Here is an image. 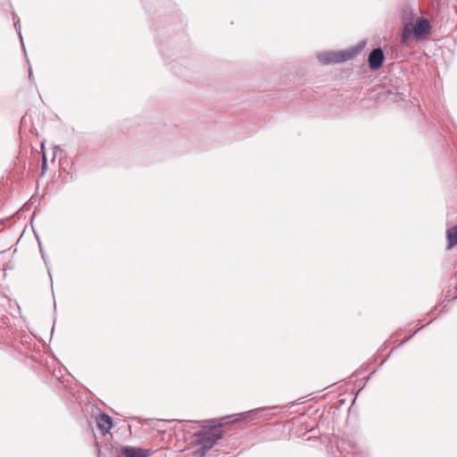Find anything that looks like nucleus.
<instances>
[{
    "label": "nucleus",
    "mask_w": 457,
    "mask_h": 457,
    "mask_svg": "<svg viewBox=\"0 0 457 457\" xmlns=\"http://www.w3.org/2000/svg\"><path fill=\"white\" fill-rule=\"evenodd\" d=\"M353 452L349 453L348 457H366V455L362 453L358 452L355 450V446H353Z\"/></svg>",
    "instance_id": "2eb2a0df"
},
{
    "label": "nucleus",
    "mask_w": 457,
    "mask_h": 457,
    "mask_svg": "<svg viewBox=\"0 0 457 457\" xmlns=\"http://www.w3.org/2000/svg\"><path fill=\"white\" fill-rule=\"evenodd\" d=\"M12 19H13L14 28L18 31L19 37H20L21 41V44L24 46L23 38H22L21 32L20 18L16 14L13 13L12 14Z\"/></svg>",
    "instance_id": "9b49d317"
},
{
    "label": "nucleus",
    "mask_w": 457,
    "mask_h": 457,
    "mask_svg": "<svg viewBox=\"0 0 457 457\" xmlns=\"http://www.w3.org/2000/svg\"><path fill=\"white\" fill-rule=\"evenodd\" d=\"M39 249H40V253H41V255H42V259H43V261H44V262H45V264H46V266L47 268L48 275H49L50 279H51V287H53V279H52L51 268L49 266L48 261L46 259V254H45V253L43 251V248H42L40 244H39Z\"/></svg>",
    "instance_id": "f8f14e48"
},
{
    "label": "nucleus",
    "mask_w": 457,
    "mask_h": 457,
    "mask_svg": "<svg viewBox=\"0 0 457 457\" xmlns=\"http://www.w3.org/2000/svg\"><path fill=\"white\" fill-rule=\"evenodd\" d=\"M223 436L220 430H203L196 435L195 447L191 452L192 457H204L207 451L212 448L218 440Z\"/></svg>",
    "instance_id": "f03ea898"
},
{
    "label": "nucleus",
    "mask_w": 457,
    "mask_h": 457,
    "mask_svg": "<svg viewBox=\"0 0 457 457\" xmlns=\"http://www.w3.org/2000/svg\"><path fill=\"white\" fill-rule=\"evenodd\" d=\"M412 336L411 337H408L406 338H404L399 345L398 346H401V345H403L405 343H407L411 338Z\"/></svg>",
    "instance_id": "dca6fc26"
},
{
    "label": "nucleus",
    "mask_w": 457,
    "mask_h": 457,
    "mask_svg": "<svg viewBox=\"0 0 457 457\" xmlns=\"http://www.w3.org/2000/svg\"><path fill=\"white\" fill-rule=\"evenodd\" d=\"M180 52H181L180 50H176L174 53L170 54L169 49H164V50H162V55L163 57V59L165 60V62L167 63H170V62H171V60L170 61V59L171 58L172 55H174L176 57V59H174V61H176L177 59H179L181 56Z\"/></svg>",
    "instance_id": "9d476101"
},
{
    "label": "nucleus",
    "mask_w": 457,
    "mask_h": 457,
    "mask_svg": "<svg viewBox=\"0 0 457 457\" xmlns=\"http://www.w3.org/2000/svg\"><path fill=\"white\" fill-rule=\"evenodd\" d=\"M414 37L417 39L424 37L430 33L431 26L428 20L419 17L416 20L415 24H413Z\"/></svg>",
    "instance_id": "39448f33"
},
{
    "label": "nucleus",
    "mask_w": 457,
    "mask_h": 457,
    "mask_svg": "<svg viewBox=\"0 0 457 457\" xmlns=\"http://www.w3.org/2000/svg\"><path fill=\"white\" fill-rule=\"evenodd\" d=\"M446 240H447V249H451L457 245V224L449 228L446 230Z\"/></svg>",
    "instance_id": "6e6552de"
},
{
    "label": "nucleus",
    "mask_w": 457,
    "mask_h": 457,
    "mask_svg": "<svg viewBox=\"0 0 457 457\" xmlns=\"http://www.w3.org/2000/svg\"><path fill=\"white\" fill-rule=\"evenodd\" d=\"M204 422L205 423V425L204 426L205 428H217L222 427V425L216 420H204Z\"/></svg>",
    "instance_id": "ddd939ff"
},
{
    "label": "nucleus",
    "mask_w": 457,
    "mask_h": 457,
    "mask_svg": "<svg viewBox=\"0 0 457 457\" xmlns=\"http://www.w3.org/2000/svg\"><path fill=\"white\" fill-rule=\"evenodd\" d=\"M454 9H455V12L457 14V5L454 6Z\"/></svg>",
    "instance_id": "aec40b11"
},
{
    "label": "nucleus",
    "mask_w": 457,
    "mask_h": 457,
    "mask_svg": "<svg viewBox=\"0 0 457 457\" xmlns=\"http://www.w3.org/2000/svg\"><path fill=\"white\" fill-rule=\"evenodd\" d=\"M385 61L384 51L381 47L374 48L368 56L369 67L371 71H378L381 68Z\"/></svg>",
    "instance_id": "20e7f679"
},
{
    "label": "nucleus",
    "mask_w": 457,
    "mask_h": 457,
    "mask_svg": "<svg viewBox=\"0 0 457 457\" xmlns=\"http://www.w3.org/2000/svg\"><path fill=\"white\" fill-rule=\"evenodd\" d=\"M420 328H418L417 330L414 331L413 335L414 334H417V332L420 330Z\"/></svg>",
    "instance_id": "6ab92c4d"
},
{
    "label": "nucleus",
    "mask_w": 457,
    "mask_h": 457,
    "mask_svg": "<svg viewBox=\"0 0 457 457\" xmlns=\"http://www.w3.org/2000/svg\"><path fill=\"white\" fill-rule=\"evenodd\" d=\"M417 15V12L410 8H404L402 13V19L404 21V26L401 35L402 43H406L412 36H414V29L412 19Z\"/></svg>",
    "instance_id": "7ed1b4c3"
},
{
    "label": "nucleus",
    "mask_w": 457,
    "mask_h": 457,
    "mask_svg": "<svg viewBox=\"0 0 457 457\" xmlns=\"http://www.w3.org/2000/svg\"><path fill=\"white\" fill-rule=\"evenodd\" d=\"M96 424L98 429L102 432L103 435L109 433L113 427L112 417L106 413H101L99 415L96 420Z\"/></svg>",
    "instance_id": "0eeeda50"
},
{
    "label": "nucleus",
    "mask_w": 457,
    "mask_h": 457,
    "mask_svg": "<svg viewBox=\"0 0 457 457\" xmlns=\"http://www.w3.org/2000/svg\"><path fill=\"white\" fill-rule=\"evenodd\" d=\"M33 77L32 70L29 68V78L31 79Z\"/></svg>",
    "instance_id": "f3484780"
},
{
    "label": "nucleus",
    "mask_w": 457,
    "mask_h": 457,
    "mask_svg": "<svg viewBox=\"0 0 457 457\" xmlns=\"http://www.w3.org/2000/svg\"><path fill=\"white\" fill-rule=\"evenodd\" d=\"M46 168H47V160H46V154L43 152L42 164H41V173L42 174H44L46 172Z\"/></svg>",
    "instance_id": "4468645a"
},
{
    "label": "nucleus",
    "mask_w": 457,
    "mask_h": 457,
    "mask_svg": "<svg viewBox=\"0 0 457 457\" xmlns=\"http://www.w3.org/2000/svg\"><path fill=\"white\" fill-rule=\"evenodd\" d=\"M366 41L361 40L355 46L341 51H327L318 54L317 58L321 64L329 65L347 62L355 57L363 50Z\"/></svg>",
    "instance_id": "f257e3e1"
},
{
    "label": "nucleus",
    "mask_w": 457,
    "mask_h": 457,
    "mask_svg": "<svg viewBox=\"0 0 457 457\" xmlns=\"http://www.w3.org/2000/svg\"><path fill=\"white\" fill-rule=\"evenodd\" d=\"M120 453L125 457H147L149 455V450L129 445H121Z\"/></svg>",
    "instance_id": "423d86ee"
},
{
    "label": "nucleus",
    "mask_w": 457,
    "mask_h": 457,
    "mask_svg": "<svg viewBox=\"0 0 457 457\" xmlns=\"http://www.w3.org/2000/svg\"><path fill=\"white\" fill-rule=\"evenodd\" d=\"M278 406H267V407H262V408H256L253 410L244 411V412L240 413V416H241V419L251 418V417H253L254 415L260 413L262 411L275 409Z\"/></svg>",
    "instance_id": "1a4fd4ad"
},
{
    "label": "nucleus",
    "mask_w": 457,
    "mask_h": 457,
    "mask_svg": "<svg viewBox=\"0 0 457 457\" xmlns=\"http://www.w3.org/2000/svg\"><path fill=\"white\" fill-rule=\"evenodd\" d=\"M185 457H192V456H191V453H189L186 454V456H185Z\"/></svg>",
    "instance_id": "a211bd4d"
}]
</instances>
